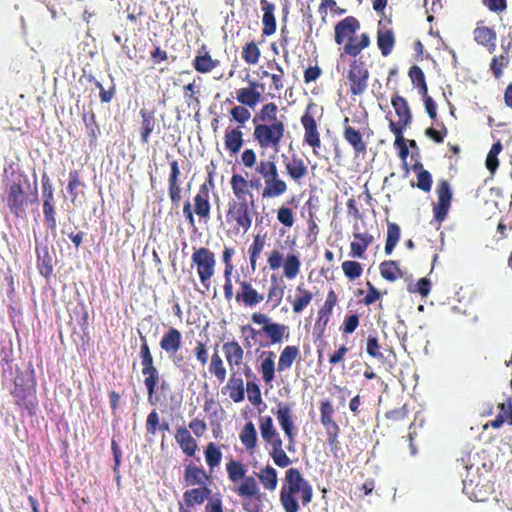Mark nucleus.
Wrapping results in <instances>:
<instances>
[{
    "instance_id": "f257e3e1",
    "label": "nucleus",
    "mask_w": 512,
    "mask_h": 512,
    "mask_svg": "<svg viewBox=\"0 0 512 512\" xmlns=\"http://www.w3.org/2000/svg\"><path fill=\"white\" fill-rule=\"evenodd\" d=\"M14 354H5L3 362L6 367H3V373L9 371L10 375L15 370V376L13 380V386L10 388V394L14 398L15 405L21 409L26 410L30 416L35 414L36 407L38 405L36 395V382L33 377V370L21 371L19 362L21 358H14Z\"/></svg>"
},
{
    "instance_id": "f03ea898",
    "label": "nucleus",
    "mask_w": 512,
    "mask_h": 512,
    "mask_svg": "<svg viewBox=\"0 0 512 512\" xmlns=\"http://www.w3.org/2000/svg\"><path fill=\"white\" fill-rule=\"evenodd\" d=\"M313 489L299 469L289 468L280 489L279 500L285 512H299L312 501Z\"/></svg>"
},
{
    "instance_id": "7ed1b4c3",
    "label": "nucleus",
    "mask_w": 512,
    "mask_h": 512,
    "mask_svg": "<svg viewBox=\"0 0 512 512\" xmlns=\"http://www.w3.org/2000/svg\"><path fill=\"white\" fill-rule=\"evenodd\" d=\"M227 477L232 484V491L242 500L260 501L263 497L259 483L253 475L248 474L247 466L235 459H231L226 463Z\"/></svg>"
},
{
    "instance_id": "20e7f679",
    "label": "nucleus",
    "mask_w": 512,
    "mask_h": 512,
    "mask_svg": "<svg viewBox=\"0 0 512 512\" xmlns=\"http://www.w3.org/2000/svg\"><path fill=\"white\" fill-rule=\"evenodd\" d=\"M38 199L36 187L32 189L26 177L18 175L11 184L7 186L5 197L10 212L16 217H24L30 204Z\"/></svg>"
},
{
    "instance_id": "39448f33",
    "label": "nucleus",
    "mask_w": 512,
    "mask_h": 512,
    "mask_svg": "<svg viewBox=\"0 0 512 512\" xmlns=\"http://www.w3.org/2000/svg\"><path fill=\"white\" fill-rule=\"evenodd\" d=\"M259 429L263 441L271 445L270 457L276 466L286 468L291 464V460L283 449V441L274 426L271 416L259 417Z\"/></svg>"
},
{
    "instance_id": "423d86ee",
    "label": "nucleus",
    "mask_w": 512,
    "mask_h": 512,
    "mask_svg": "<svg viewBox=\"0 0 512 512\" xmlns=\"http://www.w3.org/2000/svg\"><path fill=\"white\" fill-rule=\"evenodd\" d=\"M284 132L285 126L283 122L274 121V123L256 125L253 136L262 149L272 148L277 153Z\"/></svg>"
},
{
    "instance_id": "0eeeda50",
    "label": "nucleus",
    "mask_w": 512,
    "mask_h": 512,
    "mask_svg": "<svg viewBox=\"0 0 512 512\" xmlns=\"http://www.w3.org/2000/svg\"><path fill=\"white\" fill-rule=\"evenodd\" d=\"M335 408L329 399H323L319 402L320 423L325 429L326 439L331 447L338 445L340 426L335 420Z\"/></svg>"
},
{
    "instance_id": "6e6552de",
    "label": "nucleus",
    "mask_w": 512,
    "mask_h": 512,
    "mask_svg": "<svg viewBox=\"0 0 512 512\" xmlns=\"http://www.w3.org/2000/svg\"><path fill=\"white\" fill-rule=\"evenodd\" d=\"M192 262L197 266V273L202 285L210 288V280L215 273L216 259L212 251L205 247L196 249L192 254Z\"/></svg>"
},
{
    "instance_id": "1a4fd4ad",
    "label": "nucleus",
    "mask_w": 512,
    "mask_h": 512,
    "mask_svg": "<svg viewBox=\"0 0 512 512\" xmlns=\"http://www.w3.org/2000/svg\"><path fill=\"white\" fill-rule=\"evenodd\" d=\"M284 435L288 439V451H294L295 445V423L293 420V409L292 405L287 402H278L276 411H273Z\"/></svg>"
},
{
    "instance_id": "9d476101",
    "label": "nucleus",
    "mask_w": 512,
    "mask_h": 512,
    "mask_svg": "<svg viewBox=\"0 0 512 512\" xmlns=\"http://www.w3.org/2000/svg\"><path fill=\"white\" fill-rule=\"evenodd\" d=\"M369 78V71L363 61L354 60L350 64L348 72V80L350 83V90L353 95H361L367 89V81Z\"/></svg>"
},
{
    "instance_id": "9b49d317",
    "label": "nucleus",
    "mask_w": 512,
    "mask_h": 512,
    "mask_svg": "<svg viewBox=\"0 0 512 512\" xmlns=\"http://www.w3.org/2000/svg\"><path fill=\"white\" fill-rule=\"evenodd\" d=\"M42 197H43V214L45 217L46 226L54 230L56 228L55 208H54V192L50 179L48 176L42 177Z\"/></svg>"
},
{
    "instance_id": "f8f14e48",
    "label": "nucleus",
    "mask_w": 512,
    "mask_h": 512,
    "mask_svg": "<svg viewBox=\"0 0 512 512\" xmlns=\"http://www.w3.org/2000/svg\"><path fill=\"white\" fill-rule=\"evenodd\" d=\"M228 220H234L239 228L247 232L252 225V217L249 213V208L246 199L240 202L229 203V210L227 213Z\"/></svg>"
},
{
    "instance_id": "ddd939ff",
    "label": "nucleus",
    "mask_w": 512,
    "mask_h": 512,
    "mask_svg": "<svg viewBox=\"0 0 512 512\" xmlns=\"http://www.w3.org/2000/svg\"><path fill=\"white\" fill-rule=\"evenodd\" d=\"M142 374L145 376L144 384L147 388L148 400L152 402V398L156 392L159 383V372L153 364L152 354H142Z\"/></svg>"
},
{
    "instance_id": "4468645a",
    "label": "nucleus",
    "mask_w": 512,
    "mask_h": 512,
    "mask_svg": "<svg viewBox=\"0 0 512 512\" xmlns=\"http://www.w3.org/2000/svg\"><path fill=\"white\" fill-rule=\"evenodd\" d=\"M240 290L237 292L235 299L238 303H242L246 307H254L264 300V294L259 293L250 282L243 280L238 281Z\"/></svg>"
},
{
    "instance_id": "2eb2a0df",
    "label": "nucleus",
    "mask_w": 512,
    "mask_h": 512,
    "mask_svg": "<svg viewBox=\"0 0 512 512\" xmlns=\"http://www.w3.org/2000/svg\"><path fill=\"white\" fill-rule=\"evenodd\" d=\"M212 491L208 486H199L197 488L188 489L183 494V501L186 507L180 504L179 512H192L190 507L201 505L209 499Z\"/></svg>"
},
{
    "instance_id": "dca6fc26",
    "label": "nucleus",
    "mask_w": 512,
    "mask_h": 512,
    "mask_svg": "<svg viewBox=\"0 0 512 512\" xmlns=\"http://www.w3.org/2000/svg\"><path fill=\"white\" fill-rule=\"evenodd\" d=\"M438 204L434 207V217L437 221L441 222L446 217L448 210L450 208L452 192L450 189V185L447 181H442L438 188Z\"/></svg>"
},
{
    "instance_id": "f3484780",
    "label": "nucleus",
    "mask_w": 512,
    "mask_h": 512,
    "mask_svg": "<svg viewBox=\"0 0 512 512\" xmlns=\"http://www.w3.org/2000/svg\"><path fill=\"white\" fill-rule=\"evenodd\" d=\"M211 476L202 466L190 462L184 469V482L186 486H208Z\"/></svg>"
},
{
    "instance_id": "a211bd4d",
    "label": "nucleus",
    "mask_w": 512,
    "mask_h": 512,
    "mask_svg": "<svg viewBox=\"0 0 512 512\" xmlns=\"http://www.w3.org/2000/svg\"><path fill=\"white\" fill-rule=\"evenodd\" d=\"M360 24L354 17H347L335 26V41L341 45L345 40L349 41L356 36Z\"/></svg>"
},
{
    "instance_id": "6ab92c4d",
    "label": "nucleus",
    "mask_w": 512,
    "mask_h": 512,
    "mask_svg": "<svg viewBox=\"0 0 512 512\" xmlns=\"http://www.w3.org/2000/svg\"><path fill=\"white\" fill-rule=\"evenodd\" d=\"M264 189L262 191L263 198H275L283 195L287 191V184L280 178L278 170L271 176L264 179Z\"/></svg>"
},
{
    "instance_id": "aec40b11",
    "label": "nucleus",
    "mask_w": 512,
    "mask_h": 512,
    "mask_svg": "<svg viewBox=\"0 0 512 512\" xmlns=\"http://www.w3.org/2000/svg\"><path fill=\"white\" fill-rule=\"evenodd\" d=\"M301 123L305 129L304 140L313 147L314 154H317V148L321 145L320 135L317 130V124L313 116L305 114L301 118Z\"/></svg>"
},
{
    "instance_id": "412c9836",
    "label": "nucleus",
    "mask_w": 512,
    "mask_h": 512,
    "mask_svg": "<svg viewBox=\"0 0 512 512\" xmlns=\"http://www.w3.org/2000/svg\"><path fill=\"white\" fill-rule=\"evenodd\" d=\"M175 440L182 452L189 457L194 456L198 450L196 440L192 437L190 431L186 427L179 426L176 428Z\"/></svg>"
},
{
    "instance_id": "4be33fe9",
    "label": "nucleus",
    "mask_w": 512,
    "mask_h": 512,
    "mask_svg": "<svg viewBox=\"0 0 512 512\" xmlns=\"http://www.w3.org/2000/svg\"><path fill=\"white\" fill-rule=\"evenodd\" d=\"M194 206V211L200 218H209L211 207L209 203V189L207 183L200 186L199 191L194 198Z\"/></svg>"
},
{
    "instance_id": "5701e85b",
    "label": "nucleus",
    "mask_w": 512,
    "mask_h": 512,
    "mask_svg": "<svg viewBox=\"0 0 512 512\" xmlns=\"http://www.w3.org/2000/svg\"><path fill=\"white\" fill-rule=\"evenodd\" d=\"M256 475L265 491L273 492L276 490L278 486V473L274 467L267 464Z\"/></svg>"
},
{
    "instance_id": "b1692460",
    "label": "nucleus",
    "mask_w": 512,
    "mask_h": 512,
    "mask_svg": "<svg viewBox=\"0 0 512 512\" xmlns=\"http://www.w3.org/2000/svg\"><path fill=\"white\" fill-rule=\"evenodd\" d=\"M260 4L263 11V34L269 36L274 34L276 31V19L274 16L275 5L267 0H260Z\"/></svg>"
},
{
    "instance_id": "393cba45",
    "label": "nucleus",
    "mask_w": 512,
    "mask_h": 512,
    "mask_svg": "<svg viewBox=\"0 0 512 512\" xmlns=\"http://www.w3.org/2000/svg\"><path fill=\"white\" fill-rule=\"evenodd\" d=\"M375 360L379 369L389 372L393 375L401 374L402 371L397 365V354H370Z\"/></svg>"
},
{
    "instance_id": "a878e982",
    "label": "nucleus",
    "mask_w": 512,
    "mask_h": 512,
    "mask_svg": "<svg viewBox=\"0 0 512 512\" xmlns=\"http://www.w3.org/2000/svg\"><path fill=\"white\" fill-rule=\"evenodd\" d=\"M391 103L399 118V124H402V127H407L412 121V115L406 99L401 96H394Z\"/></svg>"
},
{
    "instance_id": "bb28decb",
    "label": "nucleus",
    "mask_w": 512,
    "mask_h": 512,
    "mask_svg": "<svg viewBox=\"0 0 512 512\" xmlns=\"http://www.w3.org/2000/svg\"><path fill=\"white\" fill-rule=\"evenodd\" d=\"M287 174L294 180L300 181L308 173V168L301 158L296 155L291 160L284 162Z\"/></svg>"
},
{
    "instance_id": "cd10ccee",
    "label": "nucleus",
    "mask_w": 512,
    "mask_h": 512,
    "mask_svg": "<svg viewBox=\"0 0 512 512\" xmlns=\"http://www.w3.org/2000/svg\"><path fill=\"white\" fill-rule=\"evenodd\" d=\"M239 439L247 451L254 452L257 447L258 437L255 425L252 422H247L243 426Z\"/></svg>"
},
{
    "instance_id": "c85d7f7f",
    "label": "nucleus",
    "mask_w": 512,
    "mask_h": 512,
    "mask_svg": "<svg viewBox=\"0 0 512 512\" xmlns=\"http://www.w3.org/2000/svg\"><path fill=\"white\" fill-rule=\"evenodd\" d=\"M354 241L351 243V255L362 258L367 247L372 243L373 236L368 233L354 232Z\"/></svg>"
},
{
    "instance_id": "c756f323",
    "label": "nucleus",
    "mask_w": 512,
    "mask_h": 512,
    "mask_svg": "<svg viewBox=\"0 0 512 512\" xmlns=\"http://www.w3.org/2000/svg\"><path fill=\"white\" fill-rule=\"evenodd\" d=\"M261 332H263L273 344L281 343L285 337H288V327L284 324L274 322L263 326Z\"/></svg>"
},
{
    "instance_id": "7c9ffc66",
    "label": "nucleus",
    "mask_w": 512,
    "mask_h": 512,
    "mask_svg": "<svg viewBox=\"0 0 512 512\" xmlns=\"http://www.w3.org/2000/svg\"><path fill=\"white\" fill-rule=\"evenodd\" d=\"M473 34L478 44L488 46L491 53L495 50L496 33L492 29L488 27H477Z\"/></svg>"
},
{
    "instance_id": "2f4dec72",
    "label": "nucleus",
    "mask_w": 512,
    "mask_h": 512,
    "mask_svg": "<svg viewBox=\"0 0 512 512\" xmlns=\"http://www.w3.org/2000/svg\"><path fill=\"white\" fill-rule=\"evenodd\" d=\"M395 40L391 30L379 29L377 35V45L383 56H388L393 49Z\"/></svg>"
},
{
    "instance_id": "473e14b6",
    "label": "nucleus",
    "mask_w": 512,
    "mask_h": 512,
    "mask_svg": "<svg viewBox=\"0 0 512 512\" xmlns=\"http://www.w3.org/2000/svg\"><path fill=\"white\" fill-rule=\"evenodd\" d=\"M181 341V333L174 328L168 330L160 341V346L167 352L177 351Z\"/></svg>"
},
{
    "instance_id": "72a5a7b5",
    "label": "nucleus",
    "mask_w": 512,
    "mask_h": 512,
    "mask_svg": "<svg viewBox=\"0 0 512 512\" xmlns=\"http://www.w3.org/2000/svg\"><path fill=\"white\" fill-rule=\"evenodd\" d=\"M204 455L210 471H213L220 465L222 460V452L214 442L207 444L204 450Z\"/></svg>"
},
{
    "instance_id": "f704fd0d",
    "label": "nucleus",
    "mask_w": 512,
    "mask_h": 512,
    "mask_svg": "<svg viewBox=\"0 0 512 512\" xmlns=\"http://www.w3.org/2000/svg\"><path fill=\"white\" fill-rule=\"evenodd\" d=\"M140 114L142 116L141 140L143 143H148L150 134L155 129L156 121L152 112L141 110Z\"/></svg>"
},
{
    "instance_id": "c9c22d12",
    "label": "nucleus",
    "mask_w": 512,
    "mask_h": 512,
    "mask_svg": "<svg viewBox=\"0 0 512 512\" xmlns=\"http://www.w3.org/2000/svg\"><path fill=\"white\" fill-rule=\"evenodd\" d=\"M227 388L229 396L234 402L238 403L244 400L245 390L242 378L232 376L227 383Z\"/></svg>"
},
{
    "instance_id": "e433bc0d",
    "label": "nucleus",
    "mask_w": 512,
    "mask_h": 512,
    "mask_svg": "<svg viewBox=\"0 0 512 512\" xmlns=\"http://www.w3.org/2000/svg\"><path fill=\"white\" fill-rule=\"evenodd\" d=\"M385 418L389 422L388 427H397L400 425H405L408 420V410L406 406L390 410L385 413Z\"/></svg>"
},
{
    "instance_id": "4c0bfd02",
    "label": "nucleus",
    "mask_w": 512,
    "mask_h": 512,
    "mask_svg": "<svg viewBox=\"0 0 512 512\" xmlns=\"http://www.w3.org/2000/svg\"><path fill=\"white\" fill-rule=\"evenodd\" d=\"M301 262L298 254H289L284 260V275L288 279H294L300 271Z\"/></svg>"
},
{
    "instance_id": "58836bf2",
    "label": "nucleus",
    "mask_w": 512,
    "mask_h": 512,
    "mask_svg": "<svg viewBox=\"0 0 512 512\" xmlns=\"http://www.w3.org/2000/svg\"><path fill=\"white\" fill-rule=\"evenodd\" d=\"M225 145L231 153L236 154L239 152L243 145L242 132L238 129L226 132Z\"/></svg>"
},
{
    "instance_id": "ea45409f",
    "label": "nucleus",
    "mask_w": 512,
    "mask_h": 512,
    "mask_svg": "<svg viewBox=\"0 0 512 512\" xmlns=\"http://www.w3.org/2000/svg\"><path fill=\"white\" fill-rule=\"evenodd\" d=\"M296 291L299 293V296L293 301V311L298 314L310 304L313 299V294L302 285H299Z\"/></svg>"
},
{
    "instance_id": "a19ab883",
    "label": "nucleus",
    "mask_w": 512,
    "mask_h": 512,
    "mask_svg": "<svg viewBox=\"0 0 512 512\" xmlns=\"http://www.w3.org/2000/svg\"><path fill=\"white\" fill-rule=\"evenodd\" d=\"M380 272L384 279L391 282L403 276V273L399 269L397 263L392 260L382 262L380 265Z\"/></svg>"
},
{
    "instance_id": "79ce46f5",
    "label": "nucleus",
    "mask_w": 512,
    "mask_h": 512,
    "mask_svg": "<svg viewBox=\"0 0 512 512\" xmlns=\"http://www.w3.org/2000/svg\"><path fill=\"white\" fill-rule=\"evenodd\" d=\"M261 94L253 88H243L237 93V100L244 105L253 108L260 100Z\"/></svg>"
},
{
    "instance_id": "37998d69",
    "label": "nucleus",
    "mask_w": 512,
    "mask_h": 512,
    "mask_svg": "<svg viewBox=\"0 0 512 512\" xmlns=\"http://www.w3.org/2000/svg\"><path fill=\"white\" fill-rule=\"evenodd\" d=\"M344 138L351 144L356 152H363L366 149L362 135L354 128L347 126L344 131Z\"/></svg>"
},
{
    "instance_id": "c03bdc74",
    "label": "nucleus",
    "mask_w": 512,
    "mask_h": 512,
    "mask_svg": "<svg viewBox=\"0 0 512 512\" xmlns=\"http://www.w3.org/2000/svg\"><path fill=\"white\" fill-rule=\"evenodd\" d=\"M255 170L263 180L271 176L276 170H278L275 155L270 156L268 159L260 160L257 163Z\"/></svg>"
},
{
    "instance_id": "a18cd8bd",
    "label": "nucleus",
    "mask_w": 512,
    "mask_h": 512,
    "mask_svg": "<svg viewBox=\"0 0 512 512\" xmlns=\"http://www.w3.org/2000/svg\"><path fill=\"white\" fill-rule=\"evenodd\" d=\"M400 239V227L395 223H389L387 229V240L385 252L390 255Z\"/></svg>"
},
{
    "instance_id": "49530a36",
    "label": "nucleus",
    "mask_w": 512,
    "mask_h": 512,
    "mask_svg": "<svg viewBox=\"0 0 512 512\" xmlns=\"http://www.w3.org/2000/svg\"><path fill=\"white\" fill-rule=\"evenodd\" d=\"M217 66V61L212 60L208 52L203 55L196 56L194 67L200 73H208Z\"/></svg>"
},
{
    "instance_id": "de8ad7c7",
    "label": "nucleus",
    "mask_w": 512,
    "mask_h": 512,
    "mask_svg": "<svg viewBox=\"0 0 512 512\" xmlns=\"http://www.w3.org/2000/svg\"><path fill=\"white\" fill-rule=\"evenodd\" d=\"M157 429H160L163 431H168L169 424L167 422H163L162 424H160L159 423V415L155 410H153L147 416L146 430L149 434L155 435L157 432Z\"/></svg>"
},
{
    "instance_id": "09e8293b",
    "label": "nucleus",
    "mask_w": 512,
    "mask_h": 512,
    "mask_svg": "<svg viewBox=\"0 0 512 512\" xmlns=\"http://www.w3.org/2000/svg\"><path fill=\"white\" fill-rule=\"evenodd\" d=\"M285 286L279 284L276 280H274L269 288L267 302L272 303V307L276 308L281 303L284 296Z\"/></svg>"
},
{
    "instance_id": "8fccbe9b",
    "label": "nucleus",
    "mask_w": 512,
    "mask_h": 512,
    "mask_svg": "<svg viewBox=\"0 0 512 512\" xmlns=\"http://www.w3.org/2000/svg\"><path fill=\"white\" fill-rule=\"evenodd\" d=\"M502 151V144L498 141L494 143L486 158V167L493 174L498 168V155Z\"/></svg>"
},
{
    "instance_id": "3c124183",
    "label": "nucleus",
    "mask_w": 512,
    "mask_h": 512,
    "mask_svg": "<svg viewBox=\"0 0 512 512\" xmlns=\"http://www.w3.org/2000/svg\"><path fill=\"white\" fill-rule=\"evenodd\" d=\"M209 372L218 379L219 382H223L226 378V369L224 367L223 361L219 357V354H213L211 359V363L209 366Z\"/></svg>"
},
{
    "instance_id": "603ef678",
    "label": "nucleus",
    "mask_w": 512,
    "mask_h": 512,
    "mask_svg": "<svg viewBox=\"0 0 512 512\" xmlns=\"http://www.w3.org/2000/svg\"><path fill=\"white\" fill-rule=\"evenodd\" d=\"M247 181L241 175H233L231 178V187L238 200L245 199Z\"/></svg>"
},
{
    "instance_id": "864d4df0",
    "label": "nucleus",
    "mask_w": 512,
    "mask_h": 512,
    "mask_svg": "<svg viewBox=\"0 0 512 512\" xmlns=\"http://www.w3.org/2000/svg\"><path fill=\"white\" fill-rule=\"evenodd\" d=\"M414 169H420L417 175V187L425 192H429L431 190L432 185V177L431 174L422 169V164H415Z\"/></svg>"
},
{
    "instance_id": "5fc2aeb1",
    "label": "nucleus",
    "mask_w": 512,
    "mask_h": 512,
    "mask_svg": "<svg viewBox=\"0 0 512 512\" xmlns=\"http://www.w3.org/2000/svg\"><path fill=\"white\" fill-rule=\"evenodd\" d=\"M243 59L249 64H255L260 57V50L254 42L246 44L242 53Z\"/></svg>"
},
{
    "instance_id": "6e6d98bb",
    "label": "nucleus",
    "mask_w": 512,
    "mask_h": 512,
    "mask_svg": "<svg viewBox=\"0 0 512 512\" xmlns=\"http://www.w3.org/2000/svg\"><path fill=\"white\" fill-rule=\"evenodd\" d=\"M409 76L414 84L420 86V92L422 94H427V86L423 71L419 67L413 66L409 71Z\"/></svg>"
},
{
    "instance_id": "4d7b16f0",
    "label": "nucleus",
    "mask_w": 512,
    "mask_h": 512,
    "mask_svg": "<svg viewBox=\"0 0 512 512\" xmlns=\"http://www.w3.org/2000/svg\"><path fill=\"white\" fill-rule=\"evenodd\" d=\"M344 274L351 280L360 277L362 273L361 265L356 261H345L342 263Z\"/></svg>"
},
{
    "instance_id": "13d9d810",
    "label": "nucleus",
    "mask_w": 512,
    "mask_h": 512,
    "mask_svg": "<svg viewBox=\"0 0 512 512\" xmlns=\"http://www.w3.org/2000/svg\"><path fill=\"white\" fill-rule=\"evenodd\" d=\"M246 391L248 400L254 405L258 406L262 403V396L259 386L252 381H248L246 384Z\"/></svg>"
},
{
    "instance_id": "bf43d9fd",
    "label": "nucleus",
    "mask_w": 512,
    "mask_h": 512,
    "mask_svg": "<svg viewBox=\"0 0 512 512\" xmlns=\"http://www.w3.org/2000/svg\"><path fill=\"white\" fill-rule=\"evenodd\" d=\"M111 450H112V454H113V458H114L113 471L116 474V481L119 484L120 479H121L119 468H120V464H121L122 451L120 449V446L118 445V443L115 440H112V442H111Z\"/></svg>"
},
{
    "instance_id": "052dcab7",
    "label": "nucleus",
    "mask_w": 512,
    "mask_h": 512,
    "mask_svg": "<svg viewBox=\"0 0 512 512\" xmlns=\"http://www.w3.org/2000/svg\"><path fill=\"white\" fill-rule=\"evenodd\" d=\"M263 247H264V242L261 241L259 235H257L255 237L252 245L249 247L250 263H251L253 270H255L256 259L259 257L260 253L262 252Z\"/></svg>"
},
{
    "instance_id": "680f3d73",
    "label": "nucleus",
    "mask_w": 512,
    "mask_h": 512,
    "mask_svg": "<svg viewBox=\"0 0 512 512\" xmlns=\"http://www.w3.org/2000/svg\"><path fill=\"white\" fill-rule=\"evenodd\" d=\"M277 219L280 223L287 227H292L294 224V216L292 210L285 206H282L278 209Z\"/></svg>"
},
{
    "instance_id": "e2e57ef3",
    "label": "nucleus",
    "mask_w": 512,
    "mask_h": 512,
    "mask_svg": "<svg viewBox=\"0 0 512 512\" xmlns=\"http://www.w3.org/2000/svg\"><path fill=\"white\" fill-rule=\"evenodd\" d=\"M277 115V106L274 103H268L264 105L260 111V118L263 121H270L271 123H274V121H277L276 118Z\"/></svg>"
},
{
    "instance_id": "0e129e2a",
    "label": "nucleus",
    "mask_w": 512,
    "mask_h": 512,
    "mask_svg": "<svg viewBox=\"0 0 512 512\" xmlns=\"http://www.w3.org/2000/svg\"><path fill=\"white\" fill-rule=\"evenodd\" d=\"M261 371L263 380L267 383L271 382L274 378V361L270 358L265 359L261 364Z\"/></svg>"
},
{
    "instance_id": "69168bd1",
    "label": "nucleus",
    "mask_w": 512,
    "mask_h": 512,
    "mask_svg": "<svg viewBox=\"0 0 512 512\" xmlns=\"http://www.w3.org/2000/svg\"><path fill=\"white\" fill-rule=\"evenodd\" d=\"M232 117L237 122L244 124L251 117V113L243 106H236L231 111Z\"/></svg>"
},
{
    "instance_id": "338daca9",
    "label": "nucleus",
    "mask_w": 512,
    "mask_h": 512,
    "mask_svg": "<svg viewBox=\"0 0 512 512\" xmlns=\"http://www.w3.org/2000/svg\"><path fill=\"white\" fill-rule=\"evenodd\" d=\"M188 427L196 437H202L207 430L205 421L198 418L191 420Z\"/></svg>"
},
{
    "instance_id": "774afa93",
    "label": "nucleus",
    "mask_w": 512,
    "mask_h": 512,
    "mask_svg": "<svg viewBox=\"0 0 512 512\" xmlns=\"http://www.w3.org/2000/svg\"><path fill=\"white\" fill-rule=\"evenodd\" d=\"M361 51L362 48H360L359 38L357 36L349 39L344 46V53L353 57L357 56Z\"/></svg>"
}]
</instances>
